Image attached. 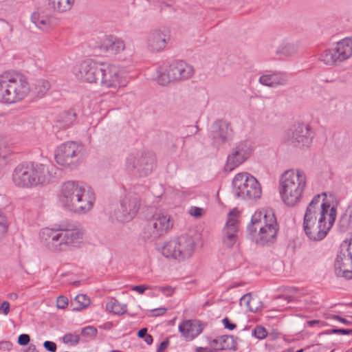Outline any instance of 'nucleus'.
<instances>
[{"label":"nucleus","mask_w":352,"mask_h":352,"mask_svg":"<svg viewBox=\"0 0 352 352\" xmlns=\"http://www.w3.org/2000/svg\"><path fill=\"white\" fill-rule=\"evenodd\" d=\"M210 344L215 350H230L234 348L232 337L228 336L214 339Z\"/></svg>","instance_id":"nucleus-32"},{"label":"nucleus","mask_w":352,"mask_h":352,"mask_svg":"<svg viewBox=\"0 0 352 352\" xmlns=\"http://www.w3.org/2000/svg\"><path fill=\"white\" fill-rule=\"evenodd\" d=\"M99 80L102 87L115 91L126 86L128 82L126 72L123 67L108 63H102Z\"/></svg>","instance_id":"nucleus-13"},{"label":"nucleus","mask_w":352,"mask_h":352,"mask_svg":"<svg viewBox=\"0 0 352 352\" xmlns=\"http://www.w3.org/2000/svg\"><path fill=\"white\" fill-rule=\"evenodd\" d=\"M320 60L328 66H333L343 62L336 46L323 51Z\"/></svg>","instance_id":"nucleus-27"},{"label":"nucleus","mask_w":352,"mask_h":352,"mask_svg":"<svg viewBox=\"0 0 352 352\" xmlns=\"http://www.w3.org/2000/svg\"><path fill=\"white\" fill-rule=\"evenodd\" d=\"M324 324V322H321L320 320H309V321L307 322V324L309 327H314L316 324Z\"/></svg>","instance_id":"nucleus-57"},{"label":"nucleus","mask_w":352,"mask_h":352,"mask_svg":"<svg viewBox=\"0 0 352 352\" xmlns=\"http://www.w3.org/2000/svg\"><path fill=\"white\" fill-rule=\"evenodd\" d=\"M278 231V225L273 226L271 225L268 228L261 227L258 229L256 233L250 234L256 243L266 245L273 243L276 238Z\"/></svg>","instance_id":"nucleus-21"},{"label":"nucleus","mask_w":352,"mask_h":352,"mask_svg":"<svg viewBox=\"0 0 352 352\" xmlns=\"http://www.w3.org/2000/svg\"><path fill=\"white\" fill-rule=\"evenodd\" d=\"M31 19L36 26L42 30H47L50 26L51 20L50 16L43 14V13H33L32 14Z\"/></svg>","instance_id":"nucleus-34"},{"label":"nucleus","mask_w":352,"mask_h":352,"mask_svg":"<svg viewBox=\"0 0 352 352\" xmlns=\"http://www.w3.org/2000/svg\"><path fill=\"white\" fill-rule=\"evenodd\" d=\"M0 312L3 314L4 315H8L10 312V304L7 301H4L2 302L0 307Z\"/></svg>","instance_id":"nucleus-49"},{"label":"nucleus","mask_w":352,"mask_h":352,"mask_svg":"<svg viewBox=\"0 0 352 352\" xmlns=\"http://www.w3.org/2000/svg\"><path fill=\"white\" fill-rule=\"evenodd\" d=\"M331 332L333 333L338 334L342 333L343 335H348L351 332H352V330L351 329H334L331 330Z\"/></svg>","instance_id":"nucleus-53"},{"label":"nucleus","mask_w":352,"mask_h":352,"mask_svg":"<svg viewBox=\"0 0 352 352\" xmlns=\"http://www.w3.org/2000/svg\"><path fill=\"white\" fill-rule=\"evenodd\" d=\"M147 334V329L143 328L140 329L138 333V336L140 338H144V336Z\"/></svg>","instance_id":"nucleus-58"},{"label":"nucleus","mask_w":352,"mask_h":352,"mask_svg":"<svg viewBox=\"0 0 352 352\" xmlns=\"http://www.w3.org/2000/svg\"><path fill=\"white\" fill-rule=\"evenodd\" d=\"M168 345V340L166 339L161 342L160 346H158L156 352H164Z\"/></svg>","instance_id":"nucleus-54"},{"label":"nucleus","mask_w":352,"mask_h":352,"mask_svg":"<svg viewBox=\"0 0 352 352\" xmlns=\"http://www.w3.org/2000/svg\"><path fill=\"white\" fill-rule=\"evenodd\" d=\"M167 44V36L160 30L151 32L147 38L148 47L153 51L164 49Z\"/></svg>","instance_id":"nucleus-24"},{"label":"nucleus","mask_w":352,"mask_h":352,"mask_svg":"<svg viewBox=\"0 0 352 352\" xmlns=\"http://www.w3.org/2000/svg\"><path fill=\"white\" fill-rule=\"evenodd\" d=\"M147 289H150V287L144 285H135L131 287L133 291H135L141 294H143Z\"/></svg>","instance_id":"nucleus-50"},{"label":"nucleus","mask_w":352,"mask_h":352,"mask_svg":"<svg viewBox=\"0 0 352 352\" xmlns=\"http://www.w3.org/2000/svg\"><path fill=\"white\" fill-rule=\"evenodd\" d=\"M279 192L283 203L289 207L297 205L307 185L305 173L300 169L285 170L279 181Z\"/></svg>","instance_id":"nucleus-5"},{"label":"nucleus","mask_w":352,"mask_h":352,"mask_svg":"<svg viewBox=\"0 0 352 352\" xmlns=\"http://www.w3.org/2000/svg\"><path fill=\"white\" fill-rule=\"evenodd\" d=\"M333 198V195H329L328 196L326 192H322V194L314 196L307 207L305 215H307L311 207L316 209V213L314 215L316 218V221H317L322 215L324 219H327L329 214L332 211L334 212V214L336 215V205L331 203Z\"/></svg>","instance_id":"nucleus-15"},{"label":"nucleus","mask_w":352,"mask_h":352,"mask_svg":"<svg viewBox=\"0 0 352 352\" xmlns=\"http://www.w3.org/2000/svg\"><path fill=\"white\" fill-rule=\"evenodd\" d=\"M333 318L335 319V320H338V321H340V322H342L344 324H348L349 323V322L346 319H344V318H342V317H340L339 316H333Z\"/></svg>","instance_id":"nucleus-61"},{"label":"nucleus","mask_w":352,"mask_h":352,"mask_svg":"<svg viewBox=\"0 0 352 352\" xmlns=\"http://www.w3.org/2000/svg\"><path fill=\"white\" fill-rule=\"evenodd\" d=\"M44 348L50 352H56V344L52 341H45L43 343Z\"/></svg>","instance_id":"nucleus-48"},{"label":"nucleus","mask_w":352,"mask_h":352,"mask_svg":"<svg viewBox=\"0 0 352 352\" xmlns=\"http://www.w3.org/2000/svg\"><path fill=\"white\" fill-rule=\"evenodd\" d=\"M157 289L166 296H170L174 292V289L170 286L158 287Z\"/></svg>","instance_id":"nucleus-47"},{"label":"nucleus","mask_w":352,"mask_h":352,"mask_svg":"<svg viewBox=\"0 0 352 352\" xmlns=\"http://www.w3.org/2000/svg\"><path fill=\"white\" fill-rule=\"evenodd\" d=\"M58 170L53 165L33 162L18 164L11 175L12 182L18 188L30 189L55 182Z\"/></svg>","instance_id":"nucleus-2"},{"label":"nucleus","mask_w":352,"mask_h":352,"mask_svg":"<svg viewBox=\"0 0 352 352\" xmlns=\"http://www.w3.org/2000/svg\"><path fill=\"white\" fill-rule=\"evenodd\" d=\"M42 85H43V89L45 90H48L50 89V85L49 82L45 81V80H43L42 82Z\"/></svg>","instance_id":"nucleus-62"},{"label":"nucleus","mask_w":352,"mask_h":352,"mask_svg":"<svg viewBox=\"0 0 352 352\" xmlns=\"http://www.w3.org/2000/svg\"><path fill=\"white\" fill-rule=\"evenodd\" d=\"M336 47L343 61L352 57V37H346L336 44Z\"/></svg>","instance_id":"nucleus-26"},{"label":"nucleus","mask_w":352,"mask_h":352,"mask_svg":"<svg viewBox=\"0 0 352 352\" xmlns=\"http://www.w3.org/2000/svg\"><path fill=\"white\" fill-rule=\"evenodd\" d=\"M57 165L69 169H75L80 164L78 155H53Z\"/></svg>","instance_id":"nucleus-28"},{"label":"nucleus","mask_w":352,"mask_h":352,"mask_svg":"<svg viewBox=\"0 0 352 352\" xmlns=\"http://www.w3.org/2000/svg\"><path fill=\"white\" fill-rule=\"evenodd\" d=\"M346 352H352V349H349Z\"/></svg>","instance_id":"nucleus-64"},{"label":"nucleus","mask_w":352,"mask_h":352,"mask_svg":"<svg viewBox=\"0 0 352 352\" xmlns=\"http://www.w3.org/2000/svg\"><path fill=\"white\" fill-rule=\"evenodd\" d=\"M315 132L309 124L298 122L290 126L283 133L281 146L287 151H305L313 143Z\"/></svg>","instance_id":"nucleus-7"},{"label":"nucleus","mask_w":352,"mask_h":352,"mask_svg":"<svg viewBox=\"0 0 352 352\" xmlns=\"http://www.w3.org/2000/svg\"><path fill=\"white\" fill-rule=\"evenodd\" d=\"M334 267L336 276L352 278V258L346 252H341L338 254Z\"/></svg>","instance_id":"nucleus-20"},{"label":"nucleus","mask_w":352,"mask_h":352,"mask_svg":"<svg viewBox=\"0 0 352 352\" xmlns=\"http://www.w3.org/2000/svg\"><path fill=\"white\" fill-rule=\"evenodd\" d=\"M9 163L8 155H0V170L8 165Z\"/></svg>","instance_id":"nucleus-51"},{"label":"nucleus","mask_w":352,"mask_h":352,"mask_svg":"<svg viewBox=\"0 0 352 352\" xmlns=\"http://www.w3.org/2000/svg\"><path fill=\"white\" fill-rule=\"evenodd\" d=\"M223 323L224 327L230 330H233L236 327V325L234 324L230 323L229 319L227 318L223 320Z\"/></svg>","instance_id":"nucleus-55"},{"label":"nucleus","mask_w":352,"mask_h":352,"mask_svg":"<svg viewBox=\"0 0 352 352\" xmlns=\"http://www.w3.org/2000/svg\"><path fill=\"white\" fill-rule=\"evenodd\" d=\"M195 351L196 352H214L212 350H210V349L201 347V346L197 347L195 349Z\"/></svg>","instance_id":"nucleus-59"},{"label":"nucleus","mask_w":352,"mask_h":352,"mask_svg":"<svg viewBox=\"0 0 352 352\" xmlns=\"http://www.w3.org/2000/svg\"><path fill=\"white\" fill-rule=\"evenodd\" d=\"M96 194L85 185L75 181L64 182L60 190V201L63 208L76 215H85L94 208Z\"/></svg>","instance_id":"nucleus-3"},{"label":"nucleus","mask_w":352,"mask_h":352,"mask_svg":"<svg viewBox=\"0 0 352 352\" xmlns=\"http://www.w3.org/2000/svg\"><path fill=\"white\" fill-rule=\"evenodd\" d=\"M193 74L192 65L183 60H176L159 69L156 80L160 85L168 86L171 82L188 79Z\"/></svg>","instance_id":"nucleus-10"},{"label":"nucleus","mask_w":352,"mask_h":352,"mask_svg":"<svg viewBox=\"0 0 352 352\" xmlns=\"http://www.w3.org/2000/svg\"><path fill=\"white\" fill-rule=\"evenodd\" d=\"M30 340V338L28 334H21L18 338V344L21 346L27 345Z\"/></svg>","instance_id":"nucleus-46"},{"label":"nucleus","mask_w":352,"mask_h":352,"mask_svg":"<svg viewBox=\"0 0 352 352\" xmlns=\"http://www.w3.org/2000/svg\"><path fill=\"white\" fill-rule=\"evenodd\" d=\"M140 207V198L136 194L129 193L120 203L121 211L116 214L120 221H129L138 212Z\"/></svg>","instance_id":"nucleus-17"},{"label":"nucleus","mask_w":352,"mask_h":352,"mask_svg":"<svg viewBox=\"0 0 352 352\" xmlns=\"http://www.w3.org/2000/svg\"><path fill=\"white\" fill-rule=\"evenodd\" d=\"M133 168H138L144 175H147L152 171L153 166L148 164L146 155H138L133 158Z\"/></svg>","instance_id":"nucleus-33"},{"label":"nucleus","mask_w":352,"mask_h":352,"mask_svg":"<svg viewBox=\"0 0 352 352\" xmlns=\"http://www.w3.org/2000/svg\"><path fill=\"white\" fill-rule=\"evenodd\" d=\"M9 223L7 217L0 214V236H4L8 230Z\"/></svg>","instance_id":"nucleus-41"},{"label":"nucleus","mask_w":352,"mask_h":352,"mask_svg":"<svg viewBox=\"0 0 352 352\" xmlns=\"http://www.w3.org/2000/svg\"><path fill=\"white\" fill-rule=\"evenodd\" d=\"M287 82V75L281 72H267L259 78V82L261 85L271 87L285 85Z\"/></svg>","instance_id":"nucleus-23"},{"label":"nucleus","mask_w":352,"mask_h":352,"mask_svg":"<svg viewBox=\"0 0 352 352\" xmlns=\"http://www.w3.org/2000/svg\"><path fill=\"white\" fill-rule=\"evenodd\" d=\"M173 226L168 214L163 212L155 213L144 226L142 237L145 241H154L168 232Z\"/></svg>","instance_id":"nucleus-12"},{"label":"nucleus","mask_w":352,"mask_h":352,"mask_svg":"<svg viewBox=\"0 0 352 352\" xmlns=\"http://www.w3.org/2000/svg\"><path fill=\"white\" fill-rule=\"evenodd\" d=\"M246 160L247 157L244 155H228L226 162L224 166V170L226 172H231L243 164Z\"/></svg>","instance_id":"nucleus-35"},{"label":"nucleus","mask_w":352,"mask_h":352,"mask_svg":"<svg viewBox=\"0 0 352 352\" xmlns=\"http://www.w3.org/2000/svg\"><path fill=\"white\" fill-rule=\"evenodd\" d=\"M315 132L309 124L298 122L290 126L283 133L281 146L287 151H305L313 143Z\"/></svg>","instance_id":"nucleus-6"},{"label":"nucleus","mask_w":352,"mask_h":352,"mask_svg":"<svg viewBox=\"0 0 352 352\" xmlns=\"http://www.w3.org/2000/svg\"><path fill=\"white\" fill-rule=\"evenodd\" d=\"M232 192L240 199H257L262 190L257 179L247 173H238L232 181Z\"/></svg>","instance_id":"nucleus-9"},{"label":"nucleus","mask_w":352,"mask_h":352,"mask_svg":"<svg viewBox=\"0 0 352 352\" xmlns=\"http://www.w3.org/2000/svg\"><path fill=\"white\" fill-rule=\"evenodd\" d=\"M68 305V299L63 296H60L56 299V306L59 309H65Z\"/></svg>","instance_id":"nucleus-45"},{"label":"nucleus","mask_w":352,"mask_h":352,"mask_svg":"<svg viewBox=\"0 0 352 352\" xmlns=\"http://www.w3.org/2000/svg\"><path fill=\"white\" fill-rule=\"evenodd\" d=\"M106 309L108 311L118 315L123 314L127 311L126 305L116 300L108 302L106 305Z\"/></svg>","instance_id":"nucleus-37"},{"label":"nucleus","mask_w":352,"mask_h":352,"mask_svg":"<svg viewBox=\"0 0 352 352\" xmlns=\"http://www.w3.org/2000/svg\"><path fill=\"white\" fill-rule=\"evenodd\" d=\"M11 296H12V298H15V299H16V298H18V295H17V294H16V293H13V294H11Z\"/></svg>","instance_id":"nucleus-63"},{"label":"nucleus","mask_w":352,"mask_h":352,"mask_svg":"<svg viewBox=\"0 0 352 352\" xmlns=\"http://www.w3.org/2000/svg\"><path fill=\"white\" fill-rule=\"evenodd\" d=\"M81 333L85 336H95L97 333V329L93 327L89 326L81 330Z\"/></svg>","instance_id":"nucleus-44"},{"label":"nucleus","mask_w":352,"mask_h":352,"mask_svg":"<svg viewBox=\"0 0 352 352\" xmlns=\"http://www.w3.org/2000/svg\"><path fill=\"white\" fill-rule=\"evenodd\" d=\"M85 151V146L78 142L68 141L57 146L56 154H77Z\"/></svg>","instance_id":"nucleus-25"},{"label":"nucleus","mask_w":352,"mask_h":352,"mask_svg":"<svg viewBox=\"0 0 352 352\" xmlns=\"http://www.w3.org/2000/svg\"><path fill=\"white\" fill-rule=\"evenodd\" d=\"M74 303L76 304V306L74 307V309L80 310L89 305L90 300L85 294H78L74 298Z\"/></svg>","instance_id":"nucleus-38"},{"label":"nucleus","mask_w":352,"mask_h":352,"mask_svg":"<svg viewBox=\"0 0 352 352\" xmlns=\"http://www.w3.org/2000/svg\"><path fill=\"white\" fill-rule=\"evenodd\" d=\"M178 329L183 337L188 340H193L203 330L201 324L195 320H185L179 325Z\"/></svg>","instance_id":"nucleus-22"},{"label":"nucleus","mask_w":352,"mask_h":352,"mask_svg":"<svg viewBox=\"0 0 352 352\" xmlns=\"http://www.w3.org/2000/svg\"><path fill=\"white\" fill-rule=\"evenodd\" d=\"M144 342L148 344H151L152 342H153V338L151 335L149 334H146L145 336H144Z\"/></svg>","instance_id":"nucleus-60"},{"label":"nucleus","mask_w":352,"mask_h":352,"mask_svg":"<svg viewBox=\"0 0 352 352\" xmlns=\"http://www.w3.org/2000/svg\"><path fill=\"white\" fill-rule=\"evenodd\" d=\"M204 213V209L199 207L192 206L188 210V214L195 218L201 217Z\"/></svg>","instance_id":"nucleus-42"},{"label":"nucleus","mask_w":352,"mask_h":352,"mask_svg":"<svg viewBox=\"0 0 352 352\" xmlns=\"http://www.w3.org/2000/svg\"><path fill=\"white\" fill-rule=\"evenodd\" d=\"M80 341V336L75 333H67L63 337V342L67 344L76 345Z\"/></svg>","instance_id":"nucleus-40"},{"label":"nucleus","mask_w":352,"mask_h":352,"mask_svg":"<svg viewBox=\"0 0 352 352\" xmlns=\"http://www.w3.org/2000/svg\"><path fill=\"white\" fill-rule=\"evenodd\" d=\"M104 50L111 54H116L124 50V42L118 38H106L103 42Z\"/></svg>","instance_id":"nucleus-31"},{"label":"nucleus","mask_w":352,"mask_h":352,"mask_svg":"<svg viewBox=\"0 0 352 352\" xmlns=\"http://www.w3.org/2000/svg\"><path fill=\"white\" fill-rule=\"evenodd\" d=\"M151 311L153 313V316H162L167 311V309L164 307H160L158 309H152Z\"/></svg>","instance_id":"nucleus-52"},{"label":"nucleus","mask_w":352,"mask_h":352,"mask_svg":"<svg viewBox=\"0 0 352 352\" xmlns=\"http://www.w3.org/2000/svg\"><path fill=\"white\" fill-rule=\"evenodd\" d=\"M240 305L244 306L252 312H257L262 309L263 304L256 297H252L247 294L240 298Z\"/></svg>","instance_id":"nucleus-30"},{"label":"nucleus","mask_w":352,"mask_h":352,"mask_svg":"<svg viewBox=\"0 0 352 352\" xmlns=\"http://www.w3.org/2000/svg\"><path fill=\"white\" fill-rule=\"evenodd\" d=\"M31 91L25 76L14 71L0 74V103L12 104L23 100Z\"/></svg>","instance_id":"nucleus-4"},{"label":"nucleus","mask_w":352,"mask_h":352,"mask_svg":"<svg viewBox=\"0 0 352 352\" xmlns=\"http://www.w3.org/2000/svg\"><path fill=\"white\" fill-rule=\"evenodd\" d=\"M85 234V230L80 226L67 223L59 225L56 228H42L38 237L47 250L61 253L80 247Z\"/></svg>","instance_id":"nucleus-1"},{"label":"nucleus","mask_w":352,"mask_h":352,"mask_svg":"<svg viewBox=\"0 0 352 352\" xmlns=\"http://www.w3.org/2000/svg\"><path fill=\"white\" fill-rule=\"evenodd\" d=\"M255 147V143L252 140H243L237 144L233 154H250L254 151Z\"/></svg>","instance_id":"nucleus-36"},{"label":"nucleus","mask_w":352,"mask_h":352,"mask_svg":"<svg viewBox=\"0 0 352 352\" xmlns=\"http://www.w3.org/2000/svg\"><path fill=\"white\" fill-rule=\"evenodd\" d=\"M195 248L193 238L184 234L166 243L162 249V253L167 258L182 261L190 258L195 251Z\"/></svg>","instance_id":"nucleus-11"},{"label":"nucleus","mask_w":352,"mask_h":352,"mask_svg":"<svg viewBox=\"0 0 352 352\" xmlns=\"http://www.w3.org/2000/svg\"><path fill=\"white\" fill-rule=\"evenodd\" d=\"M316 209L311 207L307 215H304L303 228L309 239L318 241L327 236L335 222L336 214L332 211L327 219H324L322 215L316 221V218L314 217Z\"/></svg>","instance_id":"nucleus-8"},{"label":"nucleus","mask_w":352,"mask_h":352,"mask_svg":"<svg viewBox=\"0 0 352 352\" xmlns=\"http://www.w3.org/2000/svg\"><path fill=\"white\" fill-rule=\"evenodd\" d=\"M232 136V129L225 122H216L212 126L211 138L214 147L219 148L228 142Z\"/></svg>","instance_id":"nucleus-19"},{"label":"nucleus","mask_w":352,"mask_h":352,"mask_svg":"<svg viewBox=\"0 0 352 352\" xmlns=\"http://www.w3.org/2000/svg\"><path fill=\"white\" fill-rule=\"evenodd\" d=\"M346 215L349 216V221L352 223V201L350 203L346 211Z\"/></svg>","instance_id":"nucleus-56"},{"label":"nucleus","mask_w":352,"mask_h":352,"mask_svg":"<svg viewBox=\"0 0 352 352\" xmlns=\"http://www.w3.org/2000/svg\"><path fill=\"white\" fill-rule=\"evenodd\" d=\"M278 226L274 212L271 208L256 211L252 215L250 223L248 226L250 234H255L261 227L268 228Z\"/></svg>","instance_id":"nucleus-16"},{"label":"nucleus","mask_w":352,"mask_h":352,"mask_svg":"<svg viewBox=\"0 0 352 352\" xmlns=\"http://www.w3.org/2000/svg\"><path fill=\"white\" fill-rule=\"evenodd\" d=\"M239 231L238 216L235 211L228 214V219L222 231V241L228 248L232 247L237 241Z\"/></svg>","instance_id":"nucleus-18"},{"label":"nucleus","mask_w":352,"mask_h":352,"mask_svg":"<svg viewBox=\"0 0 352 352\" xmlns=\"http://www.w3.org/2000/svg\"><path fill=\"white\" fill-rule=\"evenodd\" d=\"M298 50V45L295 43H286L281 47V54L285 56H291Z\"/></svg>","instance_id":"nucleus-39"},{"label":"nucleus","mask_w":352,"mask_h":352,"mask_svg":"<svg viewBox=\"0 0 352 352\" xmlns=\"http://www.w3.org/2000/svg\"><path fill=\"white\" fill-rule=\"evenodd\" d=\"M254 333L255 336L258 339H263L267 335V332L266 329L262 327H256L254 331Z\"/></svg>","instance_id":"nucleus-43"},{"label":"nucleus","mask_w":352,"mask_h":352,"mask_svg":"<svg viewBox=\"0 0 352 352\" xmlns=\"http://www.w3.org/2000/svg\"><path fill=\"white\" fill-rule=\"evenodd\" d=\"M102 63L91 59L85 60L77 64L73 69L75 76L88 83H96L100 79Z\"/></svg>","instance_id":"nucleus-14"},{"label":"nucleus","mask_w":352,"mask_h":352,"mask_svg":"<svg viewBox=\"0 0 352 352\" xmlns=\"http://www.w3.org/2000/svg\"><path fill=\"white\" fill-rule=\"evenodd\" d=\"M52 10L58 14L69 12L75 4V0H47Z\"/></svg>","instance_id":"nucleus-29"}]
</instances>
